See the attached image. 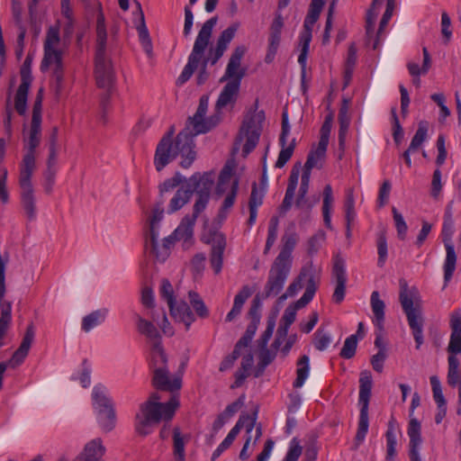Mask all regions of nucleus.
<instances>
[{"instance_id": "1", "label": "nucleus", "mask_w": 461, "mask_h": 461, "mask_svg": "<svg viewBox=\"0 0 461 461\" xmlns=\"http://www.w3.org/2000/svg\"><path fill=\"white\" fill-rule=\"evenodd\" d=\"M216 23L217 18L212 17L203 24L195 39L192 52L188 57L187 64L176 80L178 86L184 85L190 79L201 61V68H206L208 63H211V65L216 64L227 50L229 43L233 40L239 28V23H233L225 29L219 36L215 49H211L208 56L203 59Z\"/></svg>"}, {"instance_id": "2", "label": "nucleus", "mask_w": 461, "mask_h": 461, "mask_svg": "<svg viewBox=\"0 0 461 461\" xmlns=\"http://www.w3.org/2000/svg\"><path fill=\"white\" fill-rule=\"evenodd\" d=\"M187 122L186 127L181 131L173 141L172 138L175 134V127L171 126L167 132L161 138L157 145L154 166L158 171H161L167 165L181 157L180 166L183 168L191 167L196 158L194 151V129Z\"/></svg>"}, {"instance_id": "3", "label": "nucleus", "mask_w": 461, "mask_h": 461, "mask_svg": "<svg viewBox=\"0 0 461 461\" xmlns=\"http://www.w3.org/2000/svg\"><path fill=\"white\" fill-rule=\"evenodd\" d=\"M41 138V124L31 123L29 137L24 140L26 153L23 158L19 175L21 203L29 220L36 217L34 188L32 176L36 168L35 151Z\"/></svg>"}, {"instance_id": "4", "label": "nucleus", "mask_w": 461, "mask_h": 461, "mask_svg": "<svg viewBox=\"0 0 461 461\" xmlns=\"http://www.w3.org/2000/svg\"><path fill=\"white\" fill-rule=\"evenodd\" d=\"M214 184L212 172H196L186 181L185 187L190 192V196L195 194L192 215H185L179 226L176 229V235L190 236L194 233V226L197 217L203 212L210 201L211 191Z\"/></svg>"}, {"instance_id": "5", "label": "nucleus", "mask_w": 461, "mask_h": 461, "mask_svg": "<svg viewBox=\"0 0 461 461\" xmlns=\"http://www.w3.org/2000/svg\"><path fill=\"white\" fill-rule=\"evenodd\" d=\"M160 396L153 393L149 398L140 405V410L135 415V430L142 437L150 434L154 428L161 420H172L179 406L178 398L173 395L165 403L159 402Z\"/></svg>"}, {"instance_id": "6", "label": "nucleus", "mask_w": 461, "mask_h": 461, "mask_svg": "<svg viewBox=\"0 0 461 461\" xmlns=\"http://www.w3.org/2000/svg\"><path fill=\"white\" fill-rule=\"evenodd\" d=\"M399 300L412 331L416 348L419 349L423 343L424 320L421 307L417 290L415 288L409 289L406 281L403 279L400 280Z\"/></svg>"}, {"instance_id": "7", "label": "nucleus", "mask_w": 461, "mask_h": 461, "mask_svg": "<svg viewBox=\"0 0 461 461\" xmlns=\"http://www.w3.org/2000/svg\"><path fill=\"white\" fill-rule=\"evenodd\" d=\"M254 108L250 109L244 117L239 135L234 143V149H239L240 143L246 139L242 153L247 157L258 145L265 121L263 110L258 111V102L256 100Z\"/></svg>"}, {"instance_id": "8", "label": "nucleus", "mask_w": 461, "mask_h": 461, "mask_svg": "<svg viewBox=\"0 0 461 461\" xmlns=\"http://www.w3.org/2000/svg\"><path fill=\"white\" fill-rule=\"evenodd\" d=\"M306 279V288L303 296L297 300L296 307H305L313 298L319 285V277L317 275V269L313 263L311 261L306 266L302 267L300 274L292 281V283L286 288L279 298V302L286 300L288 297H293L298 291L303 288V281Z\"/></svg>"}, {"instance_id": "9", "label": "nucleus", "mask_w": 461, "mask_h": 461, "mask_svg": "<svg viewBox=\"0 0 461 461\" xmlns=\"http://www.w3.org/2000/svg\"><path fill=\"white\" fill-rule=\"evenodd\" d=\"M359 402L361 404L358 428L355 438V448L364 441L368 430V404L371 396L372 376L370 372L363 371L359 378Z\"/></svg>"}, {"instance_id": "10", "label": "nucleus", "mask_w": 461, "mask_h": 461, "mask_svg": "<svg viewBox=\"0 0 461 461\" xmlns=\"http://www.w3.org/2000/svg\"><path fill=\"white\" fill-rule=\"evenodd\" d=\"M292 264L275 259L270 266L267 279L263 289V298L278 295L290 276Z\"/></svg>"}, {"instance_id": "11", "label": "nucleus", "mask_w": 461, "mask_h": 461, "mask_svg": "<svg viewBox=\"0 0 461 461\" xmlns=\"http://www.w3.org/2000/svg\"><path fill=\"white\" fill-rule=\"evenodd\" d=\"M95 74L97 86L110 89L114 81V72L112 61L107 55L106 43L96 44Z\"/></svg>"}, {"instance_id": "12", "label": "nucleus", "mask_w": 461, "mask_h": 461, "mask_svg": "<svg viewBox=\"0 0 461 461\" xmlns=\"http://www.w3.org/2000/svg\"><path fill=\"white\" fill-rule=\"evenodd\" d=\"M258 418V409H255L252 415L249 414H241L235 424V426L230 429L227 437L222 440V442L218 446V447L213 451L211 460L215 461L225 450H227L235 440L236 437L240 432L241 429L245 426L247 434H250L254 429L255 422Z\"/></svg>"}, {"instance_id": "13", "label": "nucleus", "mask_w": 461, "mask_h": 461, "mask_svg": "<svg viewBox=\"0 0 461 461\" xmlns=\"http://www.w3.org/2000/svg\"><path fill=\"white\" fill-rule=\"evenodd\" d=\"M258 418V409H255L252 415L249 414H241L235 424V426L230 429L227 437L222 440V442L218 446V447L213 451L211 460L215 461L225 450H227L235 440L236 437L240 432L241 429L245 426L247 434H250L254 429L255 422Z\"/></svg>"}, {"instance_id": "14", "label": "nucleus", "mask_w": 461, "mask_h": 461, "mask_svg": "<svg viewBox=\"0 0 461 461\" xmlns=\"http://www.w3.org/2000/svg\"><path fill=\"white\" fill-rule=\"evenodd\" d=\"M34 337L35 327L34 324L31 322L26 328L21 345L14 351L11 359L8 362L0 363V390L3 386L4 373L5 372L7 366H9L12 368H15L24 361L34 340Z\"/></svg>"}, {"instance_id": "15", "label": "nucleus", "mask_w": 461, "mask_h": 461, "mask_svg": "<svg viewBox=\"0 0 461 461\" xmlns=\"http://www.w3.org/2000/svg\"><path fill=\"white\" fill-rule=\"evenodd\" d=\"M454 233V221H444L442 227V238L446 249V259L444 263V280L447 284L452 278L456 264V254L454 244L451 241Z\"/></svg>"}, {"instance_id": "16", "label": "nucleus", "mask_w": 461, "mask_h": 461, "mask_svg": "<svg viewBox=\"0 0 461 461\" xmlns=\"http://www.w3.org/2000/svg\"><path fill=\"white\" fill-rule=\"evenodd\" d=\"M31 66L32 58L28 55L21 68V84L14 99V108L20 115H24L27 110V96L32 81Z\"/></svg>"}, {"instance_id": "17", "label": "nucleus", "mask_w": 461, "mask_h": 461, "mask_svg": "<svg viewBox=\"0 0 461 461\" xmlns=\"http://www.w3.org/2000/svg\"><path fill=\"white\" fill-rule=\"evenodd\" d=\"M247 51L244 45L234 49L227 64L225 73L220 79V82L228 81L237 83L240 86L242 78L246 76V68L241 67V59Z\"/></svg>"}, {"instance_id": "18", "label": "nucleus", "mask_w": 461, "mask_h": 461, "mask_svg": "<svg viewBox=\"0 0 461 461\" xmlns=\"http://www.w3.org/2000/svg\"><path fill=\"white\" fill-rule=\"evenodd\" d=\"M208 108V100L203 96L200 99L196 113L188 118V123L194 129V134L205 133L214 128L220 122V116L214 115L204 119Z\"/></svg>"}, {"instance_id": "19", "label": "nucleus", "mask_w": 461, "mask_h": 461, "mask_svg": "<svg viewBox=\"0 0 461 461\" xmlns=\"http://www.w3.org/2000/svg\"><path fill=\"white\" fill-rule=\"evenodd\" d=\"M332 276L336 281L332 300L335 303L339 304L345 298L347 283L345 260L339 254L333 258Z\"/></svg>"}, {"instance_id": "20", "label": "nucleus", "mask_w": 461, "mask_h": 461, "mask_svg": "<svg viewBox=\"0 0 461 461\" xmlns=\"http://www.w3.org/2000/svg\"><path fill=\"white\" fill-rule=\"evenodd\" d=\"M206 243L212 245L210 263L215 274H219L222 267L223 252L226 248V238L222 232L210 233Z\"/></svg>"}, {"instance_id": "21", "label": "nucleus", "mask_w": 461, "mask_h": 461, "mask_svg": "<svg viewBox=\"0 0 461 461\" xmlns=\"http://www.w3.org/2000/svg\"><path fill=\"white\" fill-rule=\"evenodd\" d=\"M289 133L290 125L288 122V116L286 112H285L282 114V131L279 137V144L281 145L282 149L279 152L277 160L275 165V167L277 168L283 167L293 156L295 148V139H293L290 144L286 146V139Z\"/></svg>"}, {"instance_id": "22", "label": "nucleus", "mask_w": 461, "mask_h": 461, "mask_svg": "<svg viewBox=\"0 0 461 461\" xmlns=\"http://www.w3.org/2000/svg\"><path fill=\"white\" fill-rule=\"evenodd\" d=\"M43 50L44 55L41 64V70L45 72L50 67H53V77L58 86H59L63 81L62 52L57 49Z\"/></svg>"}, {"instance_id": "23", "label": "nucleus", "mask_w": 461, "mask_h": 461, "mask_svg": "<svg viewBox=\"0 0 461 461\" xmlns=\"http://www.w3.org/2000/svg\"><path fill=\"white\" fill-rule=\"evenodd\" d=\"M152 384L158 390L175 392L181 388L182 382L179 377L171 378L167 367H158L153 371Z\"/></svg>"}, {"instance_id": "24", "label": "nucleus", "mask_w": 461, "mask_h": 461, "mask_svg": "<svg viewBox=\"0 0 461 461\" xmlns=\"http://www.w3.org/2000/svg\"><path fill=\"white\" fill-rule=\"evenodd\" d=\"M300 308L296 307V303L294 306H288L281 319V324L277 329L276 337L272 344V347L278 349L283 343V340L288 334L289 327L294 322L296 317V311Z\"/></svg>"}, {"instance_id": "25", "label": "nucleus", "mask_w": 461, "mask_h": 461, "mask_svg": "<svg viewBox=\"0 0 461 461\" xmlns=\"http://www.w3.org/2000/svg\"><path fill=\"white\" fill-rule=\"evenodd\" d=\"M133 317L138 332L145 336L151 345L161 342V336L152 319L147 320L137 312L133 313Z\"/></svg>"}, {"instance_id": "26", "label": "nucleus", "mask_w": 461, "mask_h": 461, "mask_svg": "<svg viewBox=\"0 0 461 461\" xmlns=\"http://www.w3.org/2000/svg\"><path fill=\"white\" fill-rule=\"evenodd\" d=\"M408 436L410 438V459L411 461H422L419 455V448L422 442L420 436V423L415 418H411L410 420Z\"/></svg>"}, {"instance_id": "27", "label": "nucleus", "mask_w": 461, "mask_h": 461, "mask_svg": "<svg viewBox=\"0 0 461 461\" xmlns=\"http://www.w3.org/2000/svg\"><path fill=\"white\" fill-rule=\"evenodd\" d=\"M170 315L176 321L183 322L185 330H188L191 324L195 321L194 315L191 311L190 306L184 301L179 303L175 302L168 306Z\"/></svg>"}, {"instance_id": "28", "label": "nucleus", "mask_w": 461, "mask_h": 461, "mask_svg": "<svg viewBox=\"0 0 461 461\" xmlns=\"http://www.w3.org/2000/svg\"><path fill=\"white\" fill-rule=\"evenodd\" d=\"M300 175V165H295L292 168L288 185L285 191V198L283 200L282 204L279 207L280 213H285L292 207V203L294 197V193L297 187L298 179Z\"/></svg>"}, {"instance_id": "29", "label": "nucleus", "mask_w": 461, "mask_h": 461, "mask_svg": "<svg viewBox=\"0 0 461 461\" xmlns=\"http://www.w3.org/2000/svg\"><path fill=\"white\" fill-rule=\"evenodd\" d=\"M105 453V447L100 438L89 441L84 451L74 461H102Z\"/></svg>"}, {"instance_id": "30", "label": "nucleus", "mask_w": 461, "mask_h": 461, "mask_svg": "<svg viewBox=\"0 0 461 461\" xmlns=\"http://www.w3.org/2000/svg\"><path fill=\"white\" fill-rule=\"evenodd\" d=\"M348 111H349V100L348 98H343L342 104L339 111V147L342 151L345 149L346 137H347V134L348 131L350 120H351Z\"/></svg>"}, {"instance_id": "31", "label": "nucleus", "mask_w": 461, "mask_h": 461, "mask_svg": "<svg viewBox=\"0 0 461 461\" xmlns=\"http://www.w3.org/2000/svg\"><path fill=\"white\" fill-rule=\"evenodd\" d=\"M315 23L316 22H313L312 20H310L306 17L303 23V30L300 36L301 53L298 57L299 64H303V66L307 59L309 47L312 38V28Z\"/></svg>"}, {"instance_id": "32", "label": "nucleus", "mask_w": 461, "mask_h": 461, "mask_svg": "<svg viewBox=\"0 0 461 461\" xmlns=\"http://www.w3.org/2000/svg\"><path fill=\"white\" fill-rule=\"evenodd\" d=\"M240 86L237 83L227 82L222 88L218 100L216 102V108L221 110L228 104H233L239 95Z\"/></svg>"}, {"instance_id": "33", "label": "nucleus", "mask_w": 461, "mask_h": 461, "mask_svg": "<svg viewBox=\"0 0 461 461\" xmlns=\"http://www.w3.org/2000/svg\"><path fill=\"white\" fill-rule=\"evenodd\" d=\"M297 241L298 236L295 232L292 231L290 233H285L282 237V249L275 259L293 264L292 251L294 250Z\"/></svg>"}, {"instance_id": "34", "label": "nucleus", "mask_w": 461, "mask_h": 461, "mask_svg": "<svg viewBox=\"0 0 461 461\" xmlns=\"http://www.w3.org/2000/svg\"><path fill=\"white\" fill-rule=\"evenodd\" d=\"M253 291L249 285H243L235 295L232 309L226 316V321H232L241 312L245 302L250 297Z\"/></svg>"}, {"instance_id": "35", "label": "nucleus", "mask_w": 461, "mask_h": 461, "mask_svg": "<svg viewBox=\"0 0 461 461\" xmlns=\"http://www.w3.org/2000/svg\"><path fill=\"white\" fill-rule=\"evenodd\" d=\"M136 5H137V9L140 14V24L137 26V30L139 32V39H140V41L142 45L144 51L147 53L148 56L150 57L152 55L151 39L149 37V31L145 24V18H144V14L141 10V5L138 1H136Z\"/></svg>"}, {"instance_id": "36", "label": "nucleus", "mask_w": 461, "mask_h": 461, "mask_svg": "<svg viewBox=\"0 0 461 461\" xmlns=\"http://www.w3.org/2000/svg\"><path fill=\"white\" fill-rule=\"evenodd\" d=\"M327 147L318 143V147L308 154L303 171L311 173V170L314 167L321 168L325 158Z\"/></svg>"}, {"instance_id": "37", "label": "nucleus", "mask_w": 461, "mask_h": 461, "mask_svg": "<svg viewBox=\"0 0 461 461\" xmlns=\"http://www.w3.org/2000/svg\"><path fill=\"white\" fill-rule=\"evenodd\" d=\"M189 436L182 435L180 429L176 427L173 429V455L176 461H185V445Z\"/></svg>"}, {"instance_id": "38", "label": "nucleus", "mask_w": 461, "mask_h": 461, "mask_svg": "<svg viewBox=\"0 0 461 461\" xmlns=\"http://www.w3.org/2000/svg\"><path fill=\"white\" fill-rule=\"evenodd\" d=\"M447 384L451 387H456L461 384V367L460 361L457 357L448 356L447 357Z\"/></svg>"}, {"instance_id": "39", "label": "nucleus", "mask_w": 461, "mask_h": 461, "mask_svg": "<svg viewBox=\"0 0 461 461\" xmlns=\"http://www.w3.org/2000/svg\"><path fill=\"white\" fill-rule=\"evenodd\" d=\"M238 189L239 180L235 178V180L231 184V188L230 192L227 194L219 210L217 218L219 219L220 221H223L227 218L228 212L230 210V208L233 206L235 203Z\"/></svg>"}, {"instance_id": "40", "label": "nucleus", "mask_w": 461, "mask_h": 461, "mask_svg": "<svg viewBox=\"0 0 461 461\" xmlns=\"http://www.w3.org/2000/svg\"><path fill=\"white\" fill-rule=\"evenodd\" d=\"M94 400V407L97 411V413L102 411L104 409L113 408L111 400L107 396L106 388L103 385H96L93 389L92 393Z\"/></svg>"}, {"instance_id": "41", "label": "nucleus", "mask_w": 461, "mask_h": 461, "mask_svg": "<svg viewBox=\"0 0 461 461\" xmlns=\"http://www.w3.org/2000/svg\"><path fill=\"white\" fill-rule=\"evenodd\" d=\"M371 307L373 313L375 315V322L377 328L382 330L383 324L384 321V309L385 304L384 301L379 298V293L377 291H374L371 294Z\"/></svg>"}, {"instance_id": "42", "label": "nucleus", "mask_w": 461, "mask_h": 461, "mask_svg": "<svg viewBox=\"0 0 461 461\" xmlns=\"http://www.w3.org/2000/svg\"><path fill=\"white\" fill-rule=\"evenodd\" d=\"M191 199L190 192L186 190L185 185H182L170 200L167 212L173 213L183 208Z\"/></svg>"}, {"instance_id": "43", "label": "nucleus", "mask_w": 461, "mask_h": 461, "mask_svg": "<svg viewBox=\"0 0 461 461\" xmlns=\"http://www.w3.org/2000/svg\"><path fill=\"white\" fill-rule=\"evenodd\" d=\"M310 358L307 355L302 356L297 361L296 378L293 384L294 388L303 385L310 372Z\"/></svg>"}, {"instance_id": "44", "label": "nucleus", "mask_w": 461, "mask_h": 461, "mask_svg": "<svg viewBox=\"0 0 461 461\" xmlns=\"http://www.w3.org/2000/svg\"><path fill=\"white\" fill-rule=\"evenodd\" d=\"M333 203L332 188L330 185H326L323 189L322 214L324 224L328 229H332L330 212Z\"/></svg>"}, {"instance_id": "45", "label": "nucleus", "mask_w": 461, "mask_h": 461, "mask_svg": "<svg viewBox=\"0 0 461 461\" xmlns=\"http://www.w3.org/2000/svg\"><path fill=\"white\" fill-rule=\"evenodd\" d=\"M422 55H423V62L421 68L419 67V65L415 62H409L407 64V68L409 70V73L412 77H420L421 74L425 75L428 73L429 68H431V58L429 53V50L426 47L422 49Z\"/></svg>"}, {"instance_id": "46", "label": "nucleus", "mask_w": 461, "mask_h": 461, "mask_svg": "<svg viewBox=\"0 0 461 461\" xmlns=\"http://www.w3.org/2000/svg\"><path fill=\"white\" fill-rule=\"evenodd\" d=\"M175 233H176V230L173 232L172 235L164 239L161 251H159L158 246L157 249L153 250L151 252L158 260L164 261L167 258L169 247L171 244L174 243L175 240H186L193 236V234L190 236H185V235L176 236Z\"/></svg>"}, {"instance_id": "47", "label": "nucleus", "mask_w": 461, "mask_h": 461, "mask_svg": "<svg viewBox=\"0 0 461 461\" xmlns=\"http://www.w3.org/2000/svg\"><path fill=\"white\" fill-rule=\"evenodd\" d=\"M166 365L167 357L162 348L161 342H157L155 345H151L150 367L152 370L155 371V369L158 367L166 368Z\"/></svg>"}, {"instance_id": "48", "label": "nucleus", "mask_w": 461, "mask_h": 461, "mask_svg": "<svg viewBox=\"0 0 461 461\" xmlns=\"http://www.w3.org/2000/svg\"><path fill=\"white\" fill-rule=\"evenodd\" d=\"M105 313V310H97L85 316L82 320V330L86 332L90 331L104 321Z\"/></svg>"}, {"instance_id": "49", "label": "nucleus", "mask_w": 461, "mask_h": 461, "mask_svg": "<svg viewBox=\"0 0 461 461\" xmlns=\"http://www.w3.org/2000/svg\"><path fill=\"white\" fill-rule=\"evenodd\" d=\"M98 422L102 429L105 432L111 431L115 426V411L113 408L104 409L98 412Z\"/></svg>"}, {"instance_id": "50", "label": "nucleus", "mask_w": 461, "mask_h": 461, "mask_svg": "<svg viewBox=\"0 0 461 461\" xmlns=\"http://www.w3.org/2000/svg\"><path fill=\"white\" fill-rule=\"evenodd\" d=\"M450 336V339L447 348L448 356L456 357L457 354H461V331L457 324L454 325V329Z\"/></svg>"}, {"instance_id": "51", "label": "nucleus", "mask_w": 461, "mask_h": 461, "mask_svg": "<svg viewBox=\"0 0 461 461\" xmlns=\"http://www.w3.org/2000/svg\"><path fill=\"white\" fill-rule=\"evenodd\" d=\"M96 44L106 43L107 32L105 27V18L102 10V6L98 5V13L96 15Z\"/></svg>"}, {"instance_id": "52", "label": "nucleus", "mask_w": 461, "mask_h": 461, "mask_svg": "<svg viewBox=\"0 0 461 461\" xmlns=\"http://www.w3.org/2000/svg\"><path fill=\"white\" fill-rule=\"evenodd\" d=\"M386 437V459L393 460L394 456L396 455V435L394 427L392 422H389L387 431L385 433Z\"/></svg>"}, {"instance_id": "53", "label": "nucleus", "mask_w": 461, "mask_h": 461, "mask_svg": "<svg viewBox=\"0 0 461 461\" xmlns=\"http://www.w3.org/2000/svg\"><path fill=\"white\" fill-rule=\"evenodd\" d=\"M12 321V303H6L5 307L2 310L0 317V348L3 346V339L9 329Z\"/></svg>"}, {"instance_id": "54", "label": "nucleus", "mask_w": 461, "mask_h": 461, "mask_svg": "<svg viewBox=\"0 0 461 461\" xmlns=\"http://www.w3.org/2000/svg\"><path fill=\"white\" fill-rule=\"evenodd\" d=\"M188 297L190 300V303L193 306L194 310L195 311L196 314L200 318H207L209 316V311L204 304L203 301L201 299L200 295L194 292L190 291L188 293Z\"/></svg>"}, {"instance_id": "55", "label": "nucleus", "mask_w": 461, "mask_h": 461, "mask_svg": "<svg viewBox=\"0 0 461 461\" xmlns=\"http://www.w3.org/2000/svg\"><path fill=\"white\" fill-rule=\"evenodd\" d=\"M311 173L303 171L301 177V185L299 188V194L295 202V205L298 208H303L306 203V194L309 189Z\"/></svg>"}, {"instance_id": "56", "label": "nucleus", "mask_w": 461, "mask_h": 461, "mask_svg": "<svg viewBox=\"0 0 461 461\" xmlns=\"http://www.w3.org/2000/svg\"><path fill=\"white\" fill-rule=\"evenodd\" d=\"M427 132H428L427 122H420L419 123L418 129H417L414 136L411 139V144L409 146L410 150L415 151L421 146V144L427 139Z\"/></svg>"}, {"instance_id": "57", "label": "nucleus", "mask_w": 461, "mask_h": 461, "mask_svg": "<svg viewBox=\"0 0 461 461\" xmlns=\"http://www.w3.org/2000/svg\"><path fill=\"white\" fill-rule=\"evenodd\" d=\"M266 298H263V294H258L255 295L254 299L251 302V305L249 311V316L251 319L250 323H255L257 325L260 322V311L262 308V301Z\"/></svg>"}, {"instance_id": "58", "label": "nucleus", "mask_w": 461, "mask_h": 461, "mask_svg": "<svg viewBox=\"0 0 461 461\" xmlns=\"http://www.w3.org/2000/svg\"><path fill=\"white\" fill-rule=\"evenodd\" d=\"M357 347V335L353 334L346 339L343 348L340 350L339 356L346 359L352 358L356 354Z\"/></svg>"}, {"instance_id": "59", "label": "nucleus", "mask_w": 461, "mask_h": 461, "mask_svg": "<svg viewBox=\"0 0 461 461\" xmlns=\"http://www.w3.org/2000/svg\"><path fill=\"white\" fill-rule=\"evenodd\" d=\"M149 317L150 319H152L153 321H156L158 323L162 332L166 336L172 337L174 335L175 332L173 327L170 325V322L168 321L166 312L164 311H162L161 321H159V314L156 311H151L149 313Z\"/></svg>"}, {"instance_id": "60", "label": "nucleus", "mask_w": 461, "mask_h": 461, "mask_svg": "<svg viewBox=\"0 0 461 461\" xmlns=\"http://www.w3.org/2000/svg\"><path fill=\"white\" fill-rule=\"evenodd\" d=\"M393 221L397 230L399 240H404L406 239L408 226L402 217L395 207L392 208Z\"/></svg>"}, {"instance_id": "61", "label": "nucleus", "mask_w": 461, "mask_h": 461, "mask_svg": "<svg viewBox=\"0 0 461 461\" xmlns=\"http://www.w3.org/2000/svg\"><path fill=\"white\" fill-rule=\"evenodd\" d=\"M429 382L432 388L433 398L438 407H447L446 400L442 393L441 384L438 377L436 375H432L429 378Z\"/></svg>"}, {"instance_id": "62", "label": "nucleus", "mask_w": 461, "mask_h": 461, "mask_svg": "<svg viewBox=\"0 0 461 461\" xmlns=\"http://www.w3.org/2000/svg\"><path fill=\"white\" fill-rule=\"evenodd\" d=\"M377 253L379 267H383L387 258V240L385 231L382 230L377 235Z\"/></svg>"}, {"instance_id": "63", "label": "nucleus", "mask_w": 461, "mask_h": 461, "mask_svg": "<svg viewBox=\"0 0 461 461\" xmlns=\"http://www.w3.org/2000/svg\"><path fill=\"white\" fill-rule=\"evenodd\" d=\"M325 240V232L322 231V230H319L317 231L314 235H312L308 242H307V253L310 255V256H313L314 254H316L322 242Z\"/></svg>"}, {"instance_id": "64", "label": "nucleus", "mask_w": 461, "mask_h": 461, "mask_svg": "<svg viewBox=\"0 0 461 461\" xmlns=\"http://www.w3.org/2000/svg\"><path fill=\"white\" fill-rule=\"evenodd\" d=\"M59 28L58 26H50L47 32L43 49H56V46L59 43Z\"/></svg>"}]
</instances>
